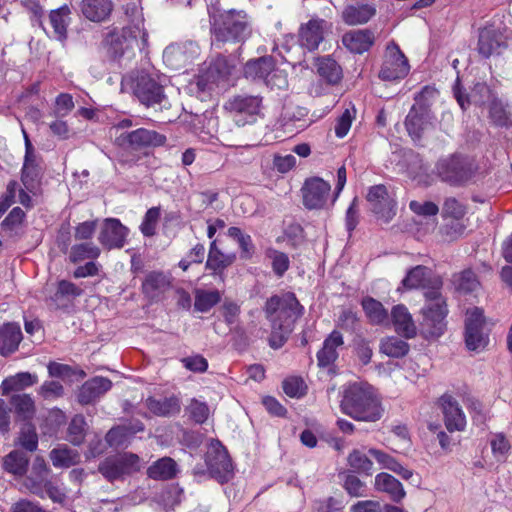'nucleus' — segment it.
I'll return each mask as SVG.
<instances>
[{
  "mask_svg": "<svg viewBox=\"0 0 512 512\" xmlns=\"http://www.w3.org/2000/svg\"><path fill=\"white\" fill-rule=\"evenodd\" d=\"M374 33L368 29L351 30L342 37L343 45L351 52L362 54L374 44Z\"/></svg>",
  "mask_w": 512,
  "mask_h": 512,
  "instance_id": "393cba45",
  "label": "nucleus"
},
{
  "mask_svg": "<svg viewBox=\"0 0 512 512\" xmlns=\"http://www.w3.org/2000/svg\"><path fill=\"white\" fill-rule=\"evenodd\" d=\"M317 72L329 84H336L342 78L341 67L330 57L318 59Z\"/></svg>",
  "mask_w": 512,
  "mask_h": 512,
  "instance_id": "ea45409f",
  "label": "nucleus"
},
{
  "mask_svg": "<svg viewBox=\"0 0 512 512\" xmlns=\"http://www.w3.org/2000/svg\"><path fill=\"white\" fill-rule=\"evenodd\" d=\"M70 9L64 5L56 10L51 11L49 15L50 24L53 28L54 38L64 41L67 38V27L70 23Z\"/></svg>",
  "mask_w": 512,
  "mask_h": 512,
  "instance_id": "4c0bfd02",
  "label": "nucleus"
},
{
  "mask_svg": "<svg viewBox=\"0 0 512 512\" xmlns=\"http://www.w3.org/2000/svg\"><path fill=\"white\" fill-rule=\"evenodd\" d=\"M435 173L450 185H461L470 180L474 174L473 163L466 157L451 155L438 160Z\"/></svg>",
  "mask_w": 512,
  "mask_h": 512,
  "instance_id": "1a4fd4ad",
  "label": "nucleus"
},
{
  "mask_svg": "<svg viewBox=\"0 0 512 512\" xmlns=\"http://www.w3.org/2000/svg\"><path fill=\"white\" fill-rule=\"evenodd\" d=\"M442 212L444 216L459 219L465 214V208L457 199L447 198L443 204Z\"/></svg>",
  "mask_w": 512,
  "mask_h": 512,
  "instance_id": "69168bd1",
  "label": "nucleus"
},
{
  "mask_svg": "<svg viewBox=\"0 0 512 512\" xmlns=\"http://www.w3.org/2000/svg\"><path fill=\"white\" fill-rule=\"evenodd\" d=\"M86 422L83 416L76 415L68 427V440L74 445H80L85 437Z\"/></svg>",
  "mask_w": 512,
  "mask_h": 512,
  "instance_id": "5fc2aeb1",
  "label": "nucleus"
},
{
  "mask_svg": "<svg viewBox=\"0 0 512 512\" xmlns=\"http://www.w3.org/2000/svg\"><path fill=\"white\" fill-rule=\"evenodd\" d=\"M130 434L127 425L112 428L106 434V441L110 446L121 447L129 441Z\"/></svg>",
  "mask_w": 512,
  "mask_h": 512,
  "instance_id": "bf43d9fd",
  "label": "nucleus"
},
{
  "mask_svg": "<svg viewBox=\"0 0 512 512\" xmlns=\"http://www.w3.org/2000/svg\"><path fill=\"white\" fill-rule=\"evenodd\" d=\"M403 286L408 289L427 288L432 285L431 289L439 290L441 281L438 277L431 278V270L425 266H416L412 268L402 281Z\"/></svg>",
  "mask_w": 512,
  "mask_h": 512,
  "instance_id": "a878e982",
  "label": "nucleus"
},
{
  "mask_svg": "<svg viewBox=\"0 0 512 512\" xmlns=\"http://www.w3.org/2000/svg\"><path fill=\"white\" fill-rule=\"evenodd\" d=\"M369 454L379 463L381 468L391 470L405 480L412 478L413 472L402 466L395 458L389 454L374 448L369 450Z\"/></svg>",
  "mask_w": 512,
  "mask_h": 512,
  "instance_id": "58836bf2",
  "label": "nucleus"
},
{
  "mask_svg": "<svg viewBox=\"0 0 512 512\" xmlns=\"http://www.w3.org/2000/svg\"><path fill=\"white\" fill-rule=\"evenodd\" d=\"M221 300L218 290H195L194 309L198 312L206 313L210 311Z\"/></svg>",
  "mask_w": 512,
  "mask_h": 512,
  "instance_id": "c03bdc74",
  "label": "nucleus"
},
{
  "mask_svg": "<svg viewBox=\"0 0 512 512\" xmlns=\"http://www.w3.org/2000/svg\"><path fill=\"white\" fill-rule=\"evenodd\" d=\"M74 108L73 98L70 94L62 93L56 98L55 115L64 117Z\"/></svg>",
  "mask_w": 512,
  "mask_h": 512,
  "instance_id": "774afa93",
  "label": "nucleus"
},
{
  "mask_svg": "<svg viewBox=\"0 0 512 512\" xmlns=\"http://www.w3.org/2000/svg\"><path fill=\"white\" fill-rule=\"evenodd\" d=\"M112 387V382L105 377H93L80 387L77 398L81 404H91L100 399Z\"/></svg>",
  "mask_w": 512,
  "mask_h": 512,
  "instance_id": "5701e85b",
  "label": "nucleus"
},
{
  "mask_svg": "<svg viewBox=\"0 0 512 512\" xmlns=\"http://www.w3.org/2000/svg\"><path fill=\"white\" fill-rule=\"evenodd\" d=\"M362 307L369 321L373 324H383L388 321V312L381 302L371 297L362 300Z\"/></svg>",
  "mask_w": 512,
  "mask_h": 512,
  "instance_id": "37998d69",
  "label": "nucleus"
},
{
  "mask_svg": "<svg viewBox=\"0 0 512 512\" xmlns=\"http://www.w3.org/2000/svg\"><path fill=\"white\" fill-rule=\"evenodd\" d=\"M212 34L218 42H240L251 34V22L243 10H225L211 16Z\"/></svg>",
  "mask_w": 512,
  "mask_h": 512,
  "instance_id": "7ed1b4c3",
  "label": "nucleus"
},
{
  "mask_svg": "<svg viewBox=\"0 0 512 512\" xmlns=\"http://www.w3.org/2000/svg\"><path fill=\"white\" fill-rule=\"evenodd\" d=\"M453 284L456 290L462 293H470L476 291L480 282L472 270H464L453 276Z\"/></svg>",
  "mask_w": 512,
  "mask_h": 512,
  "instance_id": "09e8293b",
  "label": "nucleus"
},
{
  "mask_svg": "<svg viewBox=\"0 0 512 512\" xmlns=\"http://www.w3.org/2000/svg\"><path fill=\"white\" fill-rule=\"evenodd\" d=\"M133 19L131 23L123 28L121 34L112 33L108 42L110 44V53L114 58H120L135 47H140V43L145 45L147 42V32L144 29V19L137 8L132 9Z\"/></svg>",
  "mask_w": 512,
  "mask_h": 512,
  "instance_id": "39448f33",
  "label": "nucleus"
},
{
  "mask_svg": "<svg viewBox=\"0 0 512 512\" xmlns=\"http://www.w3.org/2000/svg\"><path fill=\"white\" fill-rule=\"evenodd\" d=\"M489 115L497 126L507 127L512 124V113L502 102L493 101L490 104Z\"/></svg>",
  "mask_w": 512,
  "mask_h": 512,
  "instance_id": "8fccbe9b",
  "label": "nucleus"
},
{
  "mask_svg": "<svg viewBox=\"0 0 512 512\" xmlns=\"http://www.w3.org/2000/svg\"><path fill=\"white\" fill-rule=\"evenodd\" d=\"M50 460L56 468H69L80 462V454L67 445L58 446L50 451Z\"/></svg>",
  "mask_w": 512,
  "mask_h": 512,
  "instance_id": "e433bc0d",
  "label": "nucleus"
},
{
  "mask_svg": "<svg viewBox=\"0 0 512 512\" xmlns=\"http://www.w3.org/2000/svg\"><path fill=\"white\" fill-rule=\"evenodd\" d=\"M392 323L395 331L405 338H413L417 333L416 325L407 307L398 304L391 311Z\"/></svg>",
  "mask_w": 512,
  "mask_h": 512,
  "instance_id": "cd10ccee",
  "label": "nucleus"
},
{
  "mask_svg": "<svg viewBox=\"0 0 512 512\" xmlns=\"http://www.w3.org/2000/svg\"><path fill=\"white\" fill-rule=\"evenodd\" d=\"M160 217V209L157 207L150 208L143 219L140 226L141 232L145 236H152L155 234L156 225Z\"/></svg>",
  "mask_w": 512,
  "mask_h": 512,
  "instance_id": "0e129e2a",
  "label": "nucleus"
},
{
  "mask_svg": "<svg viewBox=\"0 0 512 512\" xmlns=\"http://www.w3.org/2000/svg\"><path fill=\"white\" fill-rule=\"evenodd\" d=\"M502 35L492 28H484L479 33L478 51L484 57H489L499 50L502 45Z\"/></svg>",
  "mask_w": 512,
  "mask_h": 512,
  "instance_id": "c9c22d12",
  "label": "nucleus"
},
{
  "mask_svg": "<svg viewBox=\"0 0 512 512\" xmlns=\"http://www.w3.org/2000/svg\"><path fill=\"white\" fill-rule=\"evenodd\" d=\"M134 93L146 106L160 104L165 98L162 86L147 75H142L137 79Z\"/></svg>",
  "mask_w": 512,
  "mask_h": 512,
  "instance_id": "412c9836",
  "label": "nucleus"
},
{
  "mask_svg": "<svg viewBox=\"0 0 512 512\" xmlns=\"http://www.w3.org/2000/svg\"><path fill=\"white\" fill-rule=\"evenodd\" d=\"M445 426L450 432L463 431L466 427V417L457 400L449 394L440 398Z\"/></svg>",
  "mask_w": 512,
  "mask_h": 512,
  "instance_id": "6ab92c4d",
  "label": "nucleus"
},
{
  "mask_svg": "<svg viewBox=\"0 0 512 512\" xmlns=\"http://www.w3.org/2000/svg\"><path fill=\"white\" fill-rule=\"evenodd\" d=\"M330 191L329 182L319 177L309 178L302 187L303 204L308 209H322L329 199Z\"/></svg>",
  "mask_w": 512,
  "mask_h": 512,
  "instance_id": "dca6fc26",
  "label": "nucleus"
},
{
  "mask_svg": "<svg viewBox=\"0 0 512 512\" xmlns=\"http://www.w3.org/2000/svg\"><path fill=\"white\" fill-rule=\"evenodd\" d=\"M437 96L438 91L429 86L424 87L415 96V104L405 120L407 131L412 138H420L422 133L433 127L434 116L431 113L430 106Z\"/></svg>",
  "mask_w": 512,
  "mask_h": 512,
  "instance_id": "20e7f679",
  "label": "nucleus"
},
{
  "mask_svg": "<svg viewBox=\"0 0 512 512\" xmlns=\"http://www.w3.org/2000/svg\"><path fill=\"white\" fill-rule=\"evenodd\" d=\"M28 463L29 456L26 452L13 450L3 458L2 467L7 473L22 477L27 472Z\"/></svg>",
  "mask_w": 512,
  "mask_h": 512,
  "instance_id": "f704fd0d",
  "label": "nucleus"
},
{
  "mask_svg": "<svg viewBox=\"0 0 512 512\" xmlns=\"http://www.w3.org/2000/svg\"><path fill=\"white\" fill-rule=\"evenodd\" d=\"M236 64L224 56H218L213 60L207 71L200 76L198 85L203 89L208 88L209 84L219 83L232 74Z\"/></svg>",
  "mask_w": 512,
  "mask_h": 512,
  "instance_id": "4be33fe9",
  "label": "nucleus"
},
{
  "mask_svg": "<svg viewBox=\"0 0 512 512\" xmlns=\"http://www.w3.org/2000/svg\"><path fill=\"white\" fill-rule=\"evenodd\" d=\"M490 327L484 317L483 311L474 307L468 309L465 318L464 340L469 351L482 352L489 345Z\"/></svg>",
  "mask_w": 512,
  "mask_h": 512,
  "instance_id": "6e6552de",
  "label": "nucleus"
},
{
  "mask_svg": "<svg viewBox=\"0 0 512 512\" xmlns=\"http://www.w3.org/2000/svg\"><path fill=\"white\" fill-rule=\"evenodd\" d=\"M375 487L378 491L390 495L395 502H400L406 495L402 484L388 473H379L375 477Z\"/></svg>",
  "mask_w": 512,
  "mask_h": 512,
  "instance_id": "72a5a7b5",
  "label": "nucleus"
},
{
  "mask_svg": "<svg viewBox=\"0 0 512 512\" xmlns=\"http://www.w3.org/2000/svg\"><path fill=\"white\" fill-rule=\"evenodd\" d=\"M235 260L234 254H224L216 246V242L213 241L210 245L208 259L206 262V268L213 270L214 272L222 271Z\"/></svg>",
  "mask_w": 512,
  "mask_h": 512,
  "instance_id": "a19ab883",
  "label": "nucleus"
},
{
  "mask_svg": "<svg viewBox=\"0 0 512 512\" xmlns=\"http://www.w3.org/2000/svg\"><path fill=\"white\" fill-rule=\"evenodd\" d=\"M354 117L355 109L354 107H351L346 108L341 116L337 119L335 125V134L338 138H343L348 134Z\"/></svg>",
  "mask_w": 512,
  "mask_h": 512,
  "instance_id": "052dcab7",
  "label": "nucleus"
},
{
  "mask_svg": "<svg viewBox=\"0 0 512 512\" xmlns=\"http://www.w3.org/2000/svg\"><path fill=\"white\" fill-rule=\"evenodd\" d=\"M493 456L498 462H504L510 450L508 440L502 434H496L490 440Z\"/></svg>",
  "mask_w": 512,
  "mask_h": 512,
  "instance_id": "13d9d810",
  "label": "nucleus"
},
{
  "mask_svg": "<svg viewBox=\"0 0 512 512\" xmlns=\"http://www.w3.org/2000/svg\"><path fill=\"white\" fill-rule=\"evenodd\" d=\"M200 55V47L193 41L175 43L167 46L163 52L164 63L173 70H180Z\"/></svg>",
  "mask_w": 512,
  "mask_h": 512,
  "instance_id": "ddd939ff",
  "label": "nucleus"
},
{
  "mask_svg": "<svg viewBox=\"0 0 512 512\" xmlns=\"http://www.w3.org/2000/svg\"><path fill=\"white\" fill-rule=\"evenodd\" d=\"M189 416L197 423H204L210 414L209 407L206 403L192 399L187 407Z\"/></svg>",
  "mask_w": 512,
  "mask_h": 512,
  "instance_id": "680f3d73",
  "label": "nucleus"
},
{
  "mask_svg": "<svg viewBox=\"0 0 512 512\" xmlns=\"http://www.w3.org/2000/svg\"><path fill=\"white\" fill-rule=\"evenodd\" d=\"M169 287V279L160 272L149 273L142 283L143 293L151 300H157Z\"/></svg>",
  "mask_w": 512,
  "mask_h": 512,
  "instance_id": "473e14b6",
  "label": "nucleus"
},
{
  "mask_svg": "<svg viewBox=\"0 0 512 512\" xmlns=\"http://www.w3.org/2000/svg\"><path fill=\"white\" fill-rule=\"evenodd\" d=\"M80 9L83 16L92 22L105 21L113 10L111 0H82Z\"/></svg>",
  "mask_w": 512,
  "mask_h": 512,
  "instance_id": "c85d7f7f",
  "label": "nucleus"
},
{
  "mask_svg": "<svg viewBox=\"0 0 512 512\" xmlns=\"http://www.w3.org/2000/svg\"><path fill=\"white\" fill-rule=\"evenodd\" d=\"M244 75L246 78L262 81L271 89H284L288 85L286 72L275 67L271 56L248 61L244 67Z\"/></svg>",
  "mask_w": 512,
  "mask_h": 512,
  "instance_id": "423d86ee",
  "label": "nucleus"
},
{
  "mask_svg": "<svg viewBox=\"0 0 512 512\" xmlns=\"http://www.w3.org/2000/svg\"><path fill=\"white\" fill-rule=\"evenodd\" d=\"M408 72L409 64L404 54L396 44H389L385 51L379 77L385 81H394L404 78Z\"/></svg>",
  "mask_w": 512,
  "mask_h": 512,
  "instance_id": "4468645a",
  "label": "nucleus"
},
{
  "mask_svg": "<svg viewBox=\"0 0 512 512\" xmlns=\"http://www.w3.org/2000/svg\"><path fill=\"white\" fill-rule=\"evenodd\" d=\"M341 409L355 420L365 422H376L384 413L381 401L373 388L357 383L345 390Z\"/></svg>",
  "mask_w": 512,
  "mask_h": 512,
  "instance_id": "f03ea898",
  "label": "nucleus"
},
{
  "mask_svg": "<svg viewBox=\"0 0 512 512\" xmlns=\"http://www.w3.org/2000/svg\"><path fill=\"white\" fill-rule=\"evenodd\" d=\"M376 14V9L368 4L349 5L342 11L343 21L350 26L367 23Z\"/></svg>",
  "mask_w": 512,
  "mask_h": 512,
  "instance_id": "2f4dec72",
  "label": "nucleus"
},
{
  "mask_svg": "<svg viewBox=\"0 0 512 512\" xmlns=\"http://www.w3.org/2000/svg\"><path fill=\"white\" fill-rule=\"evenodd\" d=\"M348 463L358 473L370 475L372 473V461L361 451L354 450L348 457Z\"/></svg>",
  "mask_w": 512,
  "mask_h": 512,
  "instance_id": "864d4df0",
  "label": "nucleus"
},
{
  "mask_svg": "<svg viewBox=\"0 0 512 512\" xmlns=\"http://www.w3.org/2000/svg\"><path fill=\"white\" fill-rule=\"evenodd\" d=\"M366 199L373 213L384 222H389L396 215V200L383 184L371 186Z\"/></svg>",
  "mask_w": 512,
  "mask_h": 512,
  "instance_id": "9b49d317",
  "label": "nucleus"
},
{
  "mask_svg": "<svg viewBox=\"0 0 512 512\" xmlns=\"http://www.w3.org/2000/svg\"><path fill=\"white\" fill-rule=\"evenodd\" d=\"M40 175L41 168L39 164H23L21 180L27 191L35 192L39 184Z\"/></svg>",
  "mask_w": 512,
  "mask_h": 512,
  "instance_id": "3c124183",
  "label": "nucleus"
},
{
  "mask_svg": "<svg viewBox=\"0 0 512 512\" xmlns=\"http://www.w3.org/2000/svg\"><path fill=\"white\" fill-rule=\"evenodd\" d=\"M128 229L118 219L107 218L98 236L99 242L107 249L122 248Z\"/></svg>",
  "mask_w": 512,
  "mask_h": 512,
  "instance_id": "a211bd4d",
  "label": "nucleus"
},
{
  "mask_svg": "<svg viewBox=\"0 0 512 512\" xmlns=\"http://www.w3.org/2000/svg\"><path fill=\"white\" fill-rule=\"evenodd\" d=\"M343 346L342 334L337 330L332 331L324 340L322 348L317 352L318 365L320 367H331L338 359Z\"/></svg>",
  "mask_w": 512,
  "mask_h": 512,
  "instance_id": "b1692460",
  "label": "nucleus"
},
{
  "mask_svg": "<svg viewBox=\"0 0 512 512\" xmlns=\"http://www.w3.org/2000/svg\"><path fill=\"white\" fill-rule=\"evenodd\" d=\"M267 257L271 260L273 271L278 276H283L289 268V257L287 254L275 249L267 251Z\"/></svg>",
  "mask_w": 512,
  "mask_h": 512,
  "instance_id": "4d7b16f0",
  "label": "nucleus"
},
{
  "mask_svg": "<svg viewBox=\"0 0 512 512\" xmlns=\"http://www.w3.org/2000/svg\"><path fill=\"white\" fill-rule=\"evenodd\" d=\"M11 404L16 413L24 418H30L34 414V402L28 394H15L11 397Z\"/></svg>",
  "mask_w": 512,
  "mask_h": 512,
  "instance_id": "603ef678",
  "label": "nucleus"
},
{
  "mask_svg": "<svg viewBox=\"0 0 512 512\" xmlns=\"http://www.w3.org/2000/svg\"><path fill=\"white\" fill-rule=\"evenodd\" d=\"M410 210L418 216L435 217L438 212V206L431 201H416L413 200L409 203Z\"/></svg>",
  "mask_w": 512,
  "mask_h": 512,
  "instance_id": "e2e57ef3",
  "label": "nucleus"
},
{
  "mask_svg": "<svg viewBox=\"0 0 512 512\" xmlns=\"http://www.w3.org/2000/svg\"><path fill=\"white\" fill-rule=\"evenodd\" d=\"M139 457L124 453L106 458L99 465V472L109 481H114L138 469Z\"/></svg>",
  "mask_w": 512,
  "mask_h": 512,
  "instance_id": "2eb2a0df",
  "label": "nucleus"
},
{
  "mask_svg": "<svg viewBox=\"0 0 512 512\" xmlns=\"http://www.w3.org/2000/svg\"><path fill=\"white\" fill-rule=\"evenodd\" d=\"M147 473L152 479H170L176 474V463L171 458H162L151 465Z\"/></svg>",
  "mask_w": 512,
  "mask_h": 512,
  "instance_id": "a18cd8bd",
  "label": "nucleus"
},
{
  "mask_svg": "<svg viewBox=\"0 0 512 512\" xmlns=\"http://www.w3.org/2000/svg\"><path fill=\"white\" fill-rule=\"evenodd\" d=\"M304 389V382L298 377H291L283 382V390L290 397H300L303 395Z\"/></svg>",
  "mask_w": 512,
  "mask_h": 512,
  "instance_id": "338daca9",
  "label": "nucleus"
},
{
  "mask_svg": "<svg viewBox=\"0 0 512 512\" xmlns=\"http://www.w3.org/2000/svg\"><path fill=\"white\" fill-rule=\"evenodd\" d=\"M166 137L154 130L139 128L129 133H121L115 143L122 148L139 150L164 145Z\"/></svg>",
  "mask_w": 512,
  "mask_h": 512,
  "instance_id": "f8f14e48",
  "label": "nucleus"
},
{
  "mask_svg": "<svg viewBox=\"0 0 512 512\" xmlns=\"http://www.w3.org/2000/svg\"><path fill=\"white\" fill-rule=\"evenodd\" d=\"M36 376L28 372L18 373L13 377L5 379L1 384L3 394H8L13 390H21L31 386L36 382Z\"/></svg>",
  "mask_w": 512,
  "mask_h": 512,
  "instance_id": "de8ad7c7",
  "label": "nucleus"
},
{
  "mask_svg": "<svg viewBox=\"0 0 512 512\" xmlns=\"http://www.w3.org/2000/svg\"><path fill=\"white\" fill-rule=\"evenodd\" d=\"M145 406L151 413L159 417H170L180 412V401L174 396L161 399L148 397L145 400Z\"/></svg>",
  "mask_w": 512,
  "mask_h": 512,
  "instance_id": "7c9ffc66",
  "label": "nucleus"
},
{
  "mask_svg": "<svg viewBox=\"0 0 512 512\" xmlns=\"http://www.w3.org/2000/svg\"><path fill=\"white\" fill-rule=\"evenodd\" d=\"M18 444L26 451L33 452L38 447V436L35 428L30 424H25L19 434Z\"/></svg>",
  "mask_w": 512,
  "mask_h": 512,
  "instance_id": "6e6d98bb",
  "label": "nucleus"
},
{
  "mask_svg": "<svg viewBox=\"0 0 512 512\" xmlns=\"http://www.w3.org/2000/svg\"><path fill=\"white\" fill-rule=\"evenodd\" d=\"M49 468L44 458L34 459L31 473L24 480V486L33 494L43 497V483L48 480Z\"/></svg>",
  "mask_w": 512,
  "mask_h": 512,
  "instance_id": "bb28decb",
  "label": "nucleus"
},
{
  "mask_svg": "<svg viewBox=\"0 0 512 512\" xmlns=\"http://www.w3.org/2000/svg\"><path fill=\"white\" fill-rule=\"evenodd\" d=\"M206 464L212 477L220 482L228 481L232 473V463L226 449L219 442L208 449Z\"/></svg>",
  "mask_w": 512,
  "mask_h": 512,
  "instance_id": "f3484780",
  "label": "nucleus"
},
{
  "mask_svg": "<svg viewBox=\"0 0 512 512\" xmlns=\"http://www.w3.org/2000/svg\"><path fill=\"white\" fill-rule=\"evenodd\" d=\"M101 251L92 242H85L73 245L70 249L69 259L72 263H78L86 259H96Z\"/></svg>",
  "mask_w": 512,
  "mask_h": 512,
  "instance_id": "49530a36",
  "label": "nucleus"
},
{
  "mask_svg": "<svg viewBox=\"0 0 512 512\" xmlns=\"http://www.w3.org/2000/svg\"><path fill=\"white\" fill-rule=\"evenodd\" d=\"M262 99L254 95H237L229 99L225 109L234 123L243 127L255 123L260 116Z\"/></svg>",
  "mask_w": 512,
  "mask_h": 512,
  "instance_id": "9d476101",
  "label": "nucleus"
},
{
  "mask_svg": "<svg viewBox=\"0 0 512 512\" xmlns=\"http://www.w3.org/2000/svg\"><path fill=\"white\" fill-rule=\"evenodd\" d=\"M379 348L381 353L392 358L404 357L409 352L408 343L395 336L383 338Z\"/></svg>",
  "mask_w": 512,
  "mask_h": 512,
  "instance_id": "79ce46f5",
  "label": "nucleus"
},
{
  "mask_svg": "<svg viewBox=\"0 0 512 512\" xmlns=\"http://www.w3.org/2000/svg\"><path fill=\"white\" fill-rule=\"evenodd\" d=\"M425 297L427 298V304L422 309L423 330L432 337H439L446 327V302L437 288L426 291Z\"/></svg>",
  "mask_w": 512,
  "mask_h": 512,
  "instance_id": "0eeeda50",
  "label": "nucleus"
},
{
  "mask_svg": "<svg viewBox=\"0 0 512 512\" xmlns=\"http://www.w3.org/2000/svg\"><path fill=\"white\" fill-rule=\"evenodd\" d=\"M22 340L21 328L16 323H7L0 328V354L8 355L17 350Z\"/></svg>",
  "mask_w": 512,
  "mask_h": 512,
  "instance_id": "c756f323",
  "label": "nucleus"
},
{
  "mask_svg": "<svg viewBox=\"0 0 512 512\" xmlns=\"http://www.w3.org/2000/svg\"><path fill=\"white\" fill-rule=\"evenodd\" d=\"M303 307L293 293L272 296L266 302V314L272 325L269 344L278 349L292 332L294 323L302 315Z\"/></svg>",
  "mask_w": 512,
  "mask_h": 512,
  "instance_id": "f257e3e1",
  "label": "nucleus"
},
{
  "mask_svg": "<svg viewBox=\"0 0 512 512\" xmlns=\"http://www.w3.org/2000/svg\"><path fill=\"white\" fill-rule=\"evenodd\" d=\"M328 29L327 22L323 19L313 18L303 24L299 30V41L302 47L309 51L316 50L324 39Z\"/></svg>",
  "mask_w": 512,
  "mask_h": 512,
  "instance_id": "aec40b11",
  "label": "nucleus"
}]
</instances>
